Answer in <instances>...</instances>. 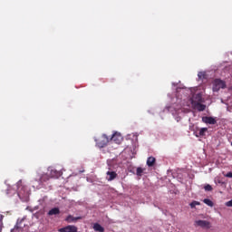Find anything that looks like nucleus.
Returning <instances> with one entry per match:
<instances>
[{
	"label": "nucleus",
	"mask_w": 232,
	"mask_h": 232,
	"mask_svg": "<svg viewBox=\"0 0 232 232\" xmlns=\"http://www.w3.org/2000/svg\"><path fill=\"white\" fill-rule=\"evenodd\" d=\"M50 175L48 174H44L42 177H41V181L42 182H46V180H50Z\"/></svg>",
	"instance_id": "obj_18"
},
{
	"label": "nucleus",
	"mask_w": 232,
	"mask_h": 232,
	"mask_svg": "<svg viewBox=\"0 0 232 232\" xmlns=\"http://www.w3.org/2000/svg\"><path fill=\"white\" fill-rule=\"evenodd\" d=\"M194 226H198V227H202V229H211V223L207 220H197L195 221Z\"/></svg>",
	"instance_id": "obj_4"
},
{
	"label": "nucleus",
	"mask_w": 232,
	"mask_h": 232,
	"mask_svg": "<svg viewBox=\"0 0 232 232\" xmlns=\"http://www.w3.org/2000/svg\"><path fill=\"white\" fill-rule=\"evenodd\" d=\"M59 213H61L59 208H53L51 210H49L48 215L49 217H53V215H59Z\"/></svg>",
	"instance_id": "obj_13"
},
{
	"label": "nucleus",
	"mask_w": 232,
	"mask_h": 232,
	"mask_svg": "<svg viewBox=\"0 0 232 232\" xmlns=\"http://www.w3.org/2000/svg\"><path fill=\"white\" fill-rule=\"evenodd\" d=\"M206 131H208V128H201L198 133L199 137H204L206 135Z\"/></svg>",
	"instance_id": "obj_17"
},
{
	"label": "nucleus",
	"mask_w": 232,
	"mask_h": 232,
	"mask_svg": "<svg viewBox=\"0 0 232 232\" xmlns=\"http://www.w3.org/2000/svg\"><path fill=\"white\" fill-rule=\"evenodd\" d=\"M226 82L220 80V79H216L213 82V92H220V90H225L226 88Z\"/></svg>",
	"instance_id": "obj_1"
},
{
	"label": "nucleus",
	"mask_w": 232,
	"mask_h": 232,
	"mask_svg": "<svg viewBox=\"0 0 232 232\" xmlns=\"http://www.w3.org/2000/svg\"><path fill=\"white\" fill-rule=\"evenodd\" d=\"M93 229L94 231H97V232H104V227H102V226H101V224L99 223H95L93 225Z\"/></svg>",
	"instance_id": "obj_14"
},
{
	"label": "nucleus",
	"mask_w": 232,
	"mask_h": 232,
	"mask_svg": "<svg viewBox=\"0 0 232 232\" xmlns=\"http://www.w3.org/2000/svg\"><path fill=\"white\" fill-rule=\"evenodd\" d=\"M49 177L51 179H59V177H61V171H59V170H57L55 169H52L50 170Z\"/></svg>",
	"instance_id": "obj_9"
},
{
	"label": "nucleus",
	"mask_w": 232,
	"mask_h": 232,
	"mask_svg": "<svg viewBox=\"0 0 232 232\" xmlns=\"http://www.w3.org/2000/svg\"><path fill=\"white\" fill-rule=\"evenodd\" d=\"M198 75L199 79H201V78H202V75H204V73L199 72Z\"/></svg>",
	"instance_id": "obj_24"
},
{
	"label": "nucleus",
	"mask_w": 232,
	"mask_h": 232,
	"mask_svg": "<svg viewBox=\"0 0 232 232\" xmlns=\"http://www.w3.org/2000/svg\"><path fill=\"white\" fill-rule=\"evenodd\" d=\"M203 202H204V204H206L207 206H209V208H213V206H214L213 201H211V199H209V198H205V199L203 200Z\"/></svg>",
	"instance_id": "obj_15"
},
{
	"label": "nucleus",
	"mask_w": 232,
	"mask_h": 232,
	"mask_svg": "<svg viewBox=\"0 0 232 232\" xmlns=\"http://www.w3.org/2000/svg\"><path fill=\"white\" fill-rule=\"evenodd\" d=\"M117 177H118L117 172L113 170H109L106 172V180H108V182H111V180H115Z\"/></svg>",
	"instance_id": "obj_5"
},
{
	"label": "nucleus",
	"mask_w": 232,
	"mask_h": 232,
	"mask_svg": "<svg viewBox=\"0 0 232 232\" xmlns=\"http://www.w3.org/2000/svg\"><path fill=\"white\" fill-rule=\"evenodd\" d=\"M24 220H26V218L18 219L14 227L11 229V232H23L24 230V227H26V224L23 223L24 222Z\"/></svg>",
	"instance_id": "obj_2"
},
{
	"label": "nucleus",
	"mask_w": 232,
	"mask_h": 232,
	"mask_svg": "<svg viewBox=\"0 0 232 232\" xmlns=\"http://www.w3.org/2000/svg\"><path fill=\"white\" fill-rule=\"evenodd\" d=\"M203 122H205V124H217V120H215V118L213 117H203L202 118Z\"/></svg>",
	"instance_id": "obj_10"
},
{
	"label": "nucleus",
	"mask_w": 232,
	"mask_h": 232,
	"mask_svg": "<svg viewBox=\"0 0 232 232\" xmlns=\"http://www.w3.org/2000/svg\"><path fill=\"white\" fill-rule=\"evenodd\" d=\"M205 191H213V187L211 185L208 184L204 187Z\"/></svg>",
	"instance_id": "obj_21"
},
{
	"label": "nucleus",
	"mask_w": 232,
	"mask_h": 232,
	"mask_svg": "<svg viewBox=\"0 0 232 232\" xmlns=\"http://www.w3.org/2000/svg\"><path fill=\"white\" fill-rule=\"evenodd\" d=\"M227 179H232V172H228L225 175Z\"/></svg>",
	"instance_id": "obj_23"
},
{
	"label": "nucleus",
	"mask_w": 232,
	"mask_h": 232,
	"mask_svg": "<svg viewBox=\"0 0 232 232\" xmlns=\"http://www.w3.org/2000/svg\"><path fill=\"white\" fill-rule=\"evenodd\" d=\"M156 160H157L154 157H149L147 160V166H149V168H153V166H155Z\"/></svg>",
	"instance_id": "obj_12"
},
{
	"label": "nucleus",
	"mask_w": 232,
	"mask_h": 232,
	"mask_svg": "<svg viewBox=\"0 0 232 232\" xmlns=\"http://www.w3.org/2000/svg\"><path fill=\"white\" fill-rule=\"evenodd\" d=\"M142 173H144V169L138 167L136 169V175L138 177H142Z\"/></svg>",
	"instance_id": "obj_16"
},
{
	"label": "nucleus",
	"mask_w": 232,
	"mask_h": 232,
	"mask_svg": "<svg viewBox=\"0 0 232 232\" xmlns=\"http://www.w3.org/2000/svg\"><path fill=\"white\" fill-rule=\"evenodd\" d=\"M77 220H81V217L74 218L73 216L69 215L65 218V222H67L68 224H72L73 222H77Z\"/></svg>",
	"instance_id": "obj_11"
},
{
	"label": "nucleus",
	"mask_w": 232,
	"mask_h": 232,
	"mask_svg": "<svg viewBox=\"0 0 232 232\" xmlns=\"http://www.w3.org/2000/svg\"><path fill=\"white\" fill-rule=\"evenodd\" d=\"M192 105L198 111H204L206 110V105L201 102H192Z\"/></svg>",
	"instance_id": "obj_8"
},
{
	"label": "nucleus",
	"mask_w": 232,
	"mask_h": 232,
	"mask_svg": "<svg viewBox=\"0 0 232 232\" xmlns=\"http://www.w3.org/2000/svg\"><path fill=\"white\" fill-rule=\"evenodd\" d=\"M190 208L193 209L195 208V207L197 206H200V202L198 201H192L190 204H189Z\"/></svg>",
	"instance_id": "obj_20"
},
{
	"label": "nucleus",
	"mask_w": 232,
	"mask_h": 232,
	"mask_svg": "<svg viewBox=\"0 0 232 232\" xmlns=\"http://www.w3.org/2000/svg\"><path fill=\"white\" fill-rule=\"evenodd\" d=\"M226 206H227V208H232V199L229 200V201H227V202L226 203Z\"/></svg>",
	"instance_id": "obj_22"
},
{
	"label": "nucleus",
	"mask_w": 232,
	"mask_h": 232,
	"mask_svg": "<svg viewBox=\"0 0 232 232\" xmlns=\"http://www.w3.org/2000/svg\"><path fill=\"white\" fill-rule=\"evenodd\" d=\"M110 140H113V142H115L116 144H121V142H122V136L121 135V133L115 132L114 134H112Z\"/></svg>",
	"instance_id": "obj_6"
},
{
	"label": "nucleus",
	"mask_w": 232,
	"mask_h": 232,
	"mask_svg": "<svg viewBox=\"0 0 232 232\" xmlns=\"http://www.w3.org/2000/svg\"><path fill=\"white\" fill-rule=\"evenodd\" d=\"M58 231L59 232H77V227L69 225L67 227L60 228Z\"/></svg>",
	"instance_id": "obj_7"
},
{
	"label": "nucleus",
	"mask_w": 232,
	"mask_h": 232,
	"mask_svg": "<svg viewBox=\"0 0 232 232\" xmlns=\"http://www.w3.org/2000/svg\"><path fill=\"white\" fill-rule=\"evenodd\" d=\"M108 142H110V138L106 134H102V137L96 140V144L99 148H105V146H108Z\"/></svg>",
	"instance_id": "obj_3"
},
{
	"label": "nucleus",
	"mask_w": 232,
	"mask_h": 232,
	"mask_svg": "<svg viewBox=\"0 0 232 232\" xmlns=\"http://www.w3.org/2000/svg\"><path fill=\"white\" fill-rule=\"evenodd\" d=\"M195 99H196V101H198L196 102H204V100L202 99V94H200V93L197 94Z\"/></svg>",
	"instance_id": "obj_19"
}]
</instances>
